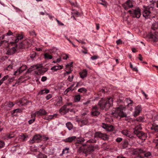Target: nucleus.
<instances>
[{
    "label": "nucleus",
    "instance_id": "1",
    "mask_svg": "<svg viewBox=\"0 0 158 158\" xmlns=\"http://www.w3.org/2000/svg\"><path fill=\"white\" fill-rule=\"evenodd\" d=\"M112 98H111L102 99L99 102L98 105L102 109L106 110L112 105Z\"/></svg>",
    "mask_w": 158,
    "mask_h": 158
},
{
    "label": "nucleus",
    "instance_id": "2",
    "mask_svg": "<svg viewBox=\"0 0 158 158\" xmlns=\"http://www.w3.org/2000/svg\"><path fill=\"white\" fill-rule=\"evenodd\" d=\"M144 10L143 13V15L146 19L150 18L151 14H154L155 10L154 5L151 4L146 7L144 6Z\"/></svg>",
    "mask_w": 158,
    "mask_h": 158
},
{
    "label": "nucleus",
    "instance_id": "3",
    "mask_svg": "<svg viewBox=\"0 0 158 158\" xmlns=\"http://www.w3.org/2000/svg\"><path fill=\"white\" fill-rule=\"evenodd\" d=\"M123 107L120 106L117 107L114 111V112L113 113V116L116 118L118 116L121 117H127V114L123 111Z\"/></svg>",
    "mask_w": 158,
    "mask_h": 158
},
{
    "label": "nucleus",
    "instance_id": "4",
    "mask_svg": "<svg viewBox=\"0 0 158 158\" xmlns=\"http://www.w3.org/2000/svg\"><path fill=\"white\" fill-rule=\"evenodd\" d=\"M72 107V103H67L59 110V112L61 114H65L68 112Z\"/></svg>",
    "mask_w": 158,
    "mask_h": 158
},
{
    "label": "nucleus",
    "instance_id": "5",
    "mask_svg": "<svg viewBox=\"0 0 158 158\" xmlns=\"http://www.w3.org/2000/svg\"><path fill=\"white\" fill-rule=\"evenodd\" d=\"M128 12L133 18H139L141 15L140 10L139 8L132 10H129Z\"/></svg>",
    "mask_w": 158,
    "mask_h": 158
},
{
    "label": "nucleus",
    "instance_id": "6",
    "mask_svg": "<svg viewBox=\"0 0 158 158\" xmlns=\"http://www.w3.org/2000/svg\"><path fill=\"white\" fill-rule=\"evenodd\" d=\"M94 138H99L103 140H107L109 139V136L105 134L101 133L100 131L96 132L95 133Z\"/></svg>",
    "mask_w": 158,
    "mask_h": 158
},
{
    "label": "nucleus",
    "instance_id": "7",
    "mask_svg": "<svg viewBox=\"0 0 158 158\" xmlns=\"http://www.w3.org/2000/svg\"><path fill=\"white\" fill-rule=\"evenodd\" d=\"M134 133L140 139L142 140H145L147 137L146 134L141 131L137 130H134Z\"/></svg>",
    "mask_w": 158,
    "mask_h": 158
},
{
    "label": "nucleus",
    "instance_id": "8",
    "mask_svg": "<svg viewBox=\"0 0 158 158\" xmlns=\"http://www.w3.org/2000/svg\"><path fill=\"white\" fill-rule=\"evenodd\" d=\"M134 154H143V155L146 157H148L150 156L151 155V153L150 152H145L144 151L142 150L141 149H137L135 150L134 151Z\"/></svg>",
    "mask_w": 158,
    "mask_h": 158
},
{
    "label": "nucleus",
    "instance_id": "9",
    "mask_svg": "<svg viewBox=\"0 0 158 158\" xmlns=\"http://www.w3.org/2000/svg\"><path fill=\"white\" fill-rule=\"evenodd\" d=\"M47 112L43 109H40L39 110L36 111L34 114H31L32 117H39L43 115H46Z\"/></svg>",
    "mask_w": 158,
    "mask_h": 158
},
{
    "label": "nucleus",
    "instance_id": "10",
    "mask_svg": "<svg viewBox=\"0 0 158 158\" xmlns=\"http://www.w3.org/2000/svg\"><path fill=\"white\" fill-rule=\"evenodd\" d=\"M42 140V136L40 134H36L33 136L31 140L30 141V144H33L35 142L38 143Z\"/></svg>",
    "mask_w": 158,
    "mask_h": 158
},
{
    "label": "nucleus",
    "instance_id": "11",
    "mask_svg": "<svg viewBox=\"0 0 158 158\" xmlns=\"http://www.w3.org/2000/svg\"><path fill=\"white\" fill-rule=\"evenodd\" d=\"M98 150V147L97 145L91 144L89 145L87 147L86 151L88 153L90 154L94 151Z\"/></svg>",
    "mask_w": 158,
    "mask_h": 158
},
{
    "label": "nucleus",
    "instance_id": "12",
    "mask_svg": "<svg viewBox=\"0 0 158 158\" xmlns=\"http://www.w3.org/2000/svg\"><path fill=\"white\" fill-rule=\"evenodd\" d=\"M123 7L125 10H127L133 6L132 1L131 0H128L122 5Z\"/></svg>",
    "mask_w": 158,
    "mask_h": 158
},
{
    "label": "nucleus",
    "instance_id": "13",
    "mask_svg": "<svg viewBox=\"0 0 158 158\" xmlns=\"http://www.w3.org/2000/svg\"><path fill=\"white\" fill-rule=\"evenodd\" d=\"M42 67V66L41 68L38 69V70L35 71H34L35 74L38 75L43 74L47 71V68Z\"/></svg>",
    "mask_w": 158,
    "mask_h": 158
},
{
    "label": "nucleus",
    "instance_id": "14",
    "mask_svg": "<svg viewBox=\"0 0 158 158\" xmlns=\"http://www.w3.org/2000/svg\"><path fill=\"white\" fill-rule=\"evenodd\" d=\"M148 37L149 39H151L153 41L156 42L158 40V33H155L154 34H153L150 33L148 34Z\"/></svg>",
    "mask_w": 158,
    "mask_h": 158
},
{
    "label": "nucleus",
    "instance_id": "15",
    "mask_svg": "<svg viewBox=\"0 0 158 158\" xmlns=\"http://www.w3.org/2000/svg\"><path fill=\"white\" fill-rule=\"evenodd\" d=\"M100 114V112L98 111V109L97 106H94L92 109L91 114L94 116H97Z\"/></svg>",
    "mask_w": 158,
    "mask_h": 158
},
{
    "label": "nucleus",
    "instance_id": "16",
    "mask_svg": "<svg viewBox=\"0 0 158 158\" xmlns=\"http://www.w3.org/2000/svg\"><path fill=\"white\" fill-rule=\"evenodd\" d=\"M141 110L142 108L141 105H139L136 106L135 108L134 116L135 117L138 116L140 113Z\"/></svg>",
    "mask_w": 158,
    "mask_h": 158
},
{
    "label": "nucleus",
    "instance_id": "17",
    "mask_svg": "<svg viewBox=\"0 0 158 158\" xmlns=\"http://www.w3.org/2000/svg\"><path fill=\"white\" fill-rule=\"evenodd\" d=\"M55 102H55V105L57 106H60L62 104V97H56Z\"/></svg>",
    "mask_w": 158,
    "mask_h": 158
},
{
    "label": "nucleus",
    "instance_id": "18",
    "mask_svg": "<svg viewBox=\"0 0 158 158\" xmlns=\"http://www.w3.org/2000/svg\"><path fill=\"white\" fill-rule=\"evenodd\" d=\"M76 137L75 136H70L65 139L63 140V141L65 142L71 143L74 141Z\"/></svg>",
    "mask_w": 158,
    "mask_h": 158
},
{
    "label": "nucleus",
    "instance_id": "19",
    "mask_svg": "<svg viewBox=\"0 0 158 158\" xmlns=\"http://www.w3.org/2000/svg\"><path fill=\"white\" fill-rule=\"evenodd\" d=\"M42 66L41 64H37L31 66L29 68L28 70L29 71H33L35 69H37L39 68H41Z\"/></svg>",
    "mask_w": 158,
    "mask_h": 158
},
{
    "label": "nucleus",
    "instance_id": "20",
    "mask_svg": "<svg viewBox=\"0 0 158 158\" xmlns=\"http://www.w3.org/2000/svg\"><path fill=\"white\" fill-rule=\"evenodd\" d=\"M42 66L41 64H37L31 66L29 68L28 70L29 71H33L35 69H37L39 68H41Z\"/></svg>",
    "mask_w": 158,
    "mask_h": 158
},
{
    "label": "nucleus",
    "instance_id": "21",
    "mask_svg": "<svg viewBox=\"0 0 158 158\" xmlns=\"http://www.w3.org/2000/svg\"><path fill=\"white\" fill-rule=\"evenodd\" d=\"M80 77L82 78H84L86 77L87 74V72L86 69H84L79 73Z\"/></svg>",
    "mask_w": 158,
    "mask_h": 158
},
{
    "label": "nucleus",
    "instance_id": "22",
    "mask_svg": "<svg viewBox=\"0 0 158 158\" xmlns=\"http://www.w3.org/2000/svg\"><path fill=\"white\" fill-rule=\"evenodd\" d=\"M14 105L13 102H9L5 106V108L6 110H9L10 108L12 107Z\"/></svg>",
    "mask_w": 158,
    "mask_h": 158
},
{
    "label": "nucleus",
    "instance_id": "23",
    "mask_svg": "<svg viewBox=\"0 0 158 158\" xmlns=\"http://www.w3.org/2000/svg\"><path fill=\"white\" fill-rule=\"evenodd\" d=\"M57 114H54L53 115H50L48 116H45L44 117V118L45 119L50 121L52 119L54 118V117H56Z\"/></svg>",
    "mask_w": 158,
    "mask_h": 158
},
{
    "label": "nucleus",
    "instance_id": "24",
    "mask_svg": "<svg viewBox=\"0 0 158 158\" xmlns=\"http://www.w3.org/2000/svg\"><path fill=\"white\" fill-rule=\"evenodd\" d=\"M63 66L61 65L55 66L52 67L51 69L53 70L54 71H56L57 70L63 69Z\"/></svg>",
    "mask_w": 158,
    "mask_h": 158
},
{
    "label": "nucleus",
    "instance_id": "25",
    "mask_svg": "<svg viewBox=\"0 0 158 158\" xmlns=\"http://www.w3.org/2000/svg\"><path fill=\"white\" fill-rule=\"evenodd\" d=\"M151 28L154 30L157 29L158 28V21L157 22H155L153 23Z\"/></svg>",
    "mask_w": 158,
    "mask_h": 158
},
{
    "label": "nucleus",
    "instance_id": "26",
    "mask_svg": "<svg viewBox=\"0 0 158 158\" xmlns=\"http://www.w3.org/2000/svg\"><path fill=\"white\" fill-rule=\"evenodd\" d=\"M15 136L14 132H10V133L7 134L6 135V137L8 139H11L14 138Z\"/></svg>",
    "mask_w": 158,
    "mask_h": 158
},
{
    "label": "nucleus",
    "instance_id": "27",
    "mask_svg": "<svg viewBox=\"0 0 158 158\" xmlns=\"http://www.w3.org/2000/svg\"><path fill=\"white\" fill-rule=\"evenodd\" d=\"M124 103L127 104L126 105L129 106L133 103V101L130 99L126 98L124 101Z\"/></svg>",
    "mask_w": 158,
    "mask_h": 158
},
{
    "label": "nucleus",
    "instance_id": "28",
    "mask_svg": "<svg viewBox=\"0 0 158 158\" xmlns=\"http://www.w3.org/2000/svg\"><path fill=\"white\" fill-rule=\"evenodd\" d=\"M152 130H154L156 131H158V125H155L154 124H152V127H151Z\"/></svg>",
    "mask_w": 158,
    "mask_h": 158
},
{
    "label": "nucleus",
    "instance_id": "29",
    "mask_svg": "<svg viewBox=\"0 0 158 158\" xmlns=\"http://www.w3.org/2000/svg\"><path fill=\"white\" fill-rule=\"evenodd\" d=\"M93 135V132L92 131H89L86 133L85 134V136L86 137L90 138H91Z\"/></svg>",
    "mask_w": 158,
    "mask_h": 158
},
{
    "label": "nucleus",
    "instance_id": "30",
    "mask_svg": "<svg viewBox=\"0 0 158 158\" xmlns=\"http://www.w3.org/2000/svg\"><path fill=\"white\" fill-rule=\"evenodd\" d=\"M44 58L46 59H51L52 58V55H50L48 53H45L44 54Z\"/></svg>",
    "mask_w": 158,
    "mask_h": 158
},
{
    "label": "nucleus",
    "instance_id": "31",
    "mask_svg": "<svg viewBox=\"0 0 158 158\" xmlns=\"http://www.w3.org/2000/svg\"><path fill=\"white\" fill-rule=\"evenodd\" d=\"M114 129L113 126L111 125H108L106 131H113Z\"/></svg>",
    "mask_w": 158,
    "mask_h": 158
},
{
    "label": "nucleus",
    "instance_id": "32",
    "mask_svg": "<svg viewBox=\"0 0 158 158\" xmlns=\"http://www.w3.org/2000/svg\"><path fill=\"white\" fill-rule=\"evenodd\" d=\"M24 100H25L24 99H22L20 100L18 102H17V103L18 104L19 106L25 105L26 104V102H24L23 101Z\"/></svg>",
    "mask_w": 158,
    "mask_h": 158
},
{
    "label": "nucleus",
    "instance_id": "33",
    "mask_svg": "<svg viewBox=\"0 0 158 158\" xmlns=\"http://www.w3.org/2000/svg\"><path fill=\"white\" fill-rule=\"evenodd\" d=\"M66 125L67 128L69 130H71L73 128V125L70 122L67 123Z\"/></svg>",
    "mask_w": 158,
    "mask_h": 158
},
{
    "label": "nucleus",
    "instance_id": "34",
    "mask_svg": "<svg viewBox=\"0 0 158 158\" xmlns=\"http://www.w3.org/2000/svg\"><path fill=\"white\" fill-rule=\"evenodd\" d=\"M49 92V90L47 89H44L42 90L40 92H39V94H47Z\"/></svg>",
    "mask_w": 158,
    "mask_h": 158
},
{
    "label": "nucleus",
    "instance_id": "35",
    "mask_svg": "<svg viewBox=\"0 0 158 158\" xmlns=\"http://www.w3.org/2000/svg\"><path fill=\"white\" fill-rule=\"evenodd\" d=\"M27 69V67L25 65L22 66L20 67L19 69L21 73L23 72V71L26 70Z\"/></svg>",
    "mask_w": 158,
    "mask_h": 158
},
{
    "label": "nucleus",
    "instance_id": "36",
    "mask_svg": "<svg viewBox=\"0 0 158 158\" xmlns=\"http://www.w3.org/2000/svg\"><path fill=\"white\" fill-rule=\"evenodd\" d=\"M87 143H94L96 142V140L95 139H91L87 141Z\"/></svg>",
    "mask_w": 158,
    "mask_h": 158
},
{
    "label": "nucleus",
    "instance_id": "37",
    "mask_svg": "<svg viewBox=\"0 0 158 158\" xmlns=\"http://www.w3.org/2000/svg\"><path fill=\"white\" fill-rule=\"evenodd\" d=\"M78 91L80 93H85L86 92L87 90L85 88H81L79 89L78 90Z\"/></svg>",
    "mask_w": 158,
    "mask_h": 158
},
{
    "label": "nucleus",
    "instance_id": "38",
    "mask_svg": "<svg viewBox=\"0 0 158 158\" xmlns=\"http://www.w3.org/2000/svg\"><path fill=\"white\" fill-rule=\"evenodd\" d=\"M81 97L80 95H77L75 96L74 100L76 102H79L80 100Z\"/></svg>",
    "mask_w": 158,
    "mask_h": 158
},
{
    "label": "nucleus",
    "instance_id": "39",
    "mask_svg": "<svg viewBox=\"0 0 158 158\" xmlns=\"http://www.w3.org/2000/svg\"><path fill=\"white\" fill-rule=\"evenodd\" d=\"M69 149V148H66L64 149H63L62 152V153L61 155H63L64 154L68 153Z\"/></svg>",
    "mask_w": 158,
    "mask_h": 158
},
{
    "label": "nucleus",
    "instance_id": "40",
    "mask_svg": "<svg viewBox=\"0 0 158 158\" xmlns=\"http://www.w3.org/2000/svg\"><path fill=\"white\" fill-rule=\"evenodd\" d=\"M144 118L143 117L140 116L136 118V120L138 121L142 122L143 121Z\"/></svg>",
    "mask_w": 158,
    "mask_h": 158
},
{
    "label": "nucleus",
    "instance_id": "41",
    "mask_svg": "<svg viewBox=\"0 0 158 158\" xmlns=\"http://www.w3.org/2000/svg\"><path fill=\"white\" fill-rule=\"evenodd\" d=\"M38 158H47V156L44 154L40 153L38 155Z\"/></svg>",
    "mask_w": 158,
    "mask_h": 158
},
{
    "label": "nucleus",
    "instance_id": "42",
    "mask_svg": "<svg viewBox=\"0 0 158 158\" xmlns=\"http://www.w3.org/2000/svg\"><path fill=\"white\" fill-rule=\"evenodd\" d=\"M10 54H11L14 53L16 51V49L15 48L13 47L10 50Z\"/></svg>",
    "mask_w": 158,
    "mask_h": 158
},
{
    "label": "nucleus",
    "instance_id": "43",
    "mask_svg": "<svg viewBox=\"0 0 158 158\" xmlns=\"http://www.w3.org/2000/svg\"><path fill=\"white\" fill-rule=\"evenodd\" d=\"M5 145L4 142L0 140V148H3Z\"/></svg>",
    "mask_w": 158,
    "mask_h": 158
},
{
    "label": "nucleus",
    "instance_id": "44",
    "mask_svg": "<svg viewBox=\"0 0 158 158\" xmlns=\"http://www.w3.org/2000/svg\"><path fill=\"white\" fill-rule=\"evenodd\" d=\"M73 77L74 76L73 75H72L71 76H69L68 80L69 81L71 82L72 81Z\"/></svg>",
    "mask_w": 158,
    "mask_h": 158
},
{
    "label": "nucleus",
    "instance_id": "45",
    "mask_svg": "<svg viewBox=\"0 0 158 158\" xmlns=\"http://www.w3.org/2000/svg\"><path fill=\"white\" fill-rule=\"evenodd\" d=\"M108 125L107 124L102 123V127L104 129H106V130L107 129Z\"/></svg>",
    "mask_w": 158,
    "mask_h": 158
},
{
    "label": "nucleus",
    "instance_id": "46",
    "mask_svg": "<svg viewBox=\"0 0 158 158\" xmlns=\"http://www.w3.org/2000/svg\"><path fill=\"white\" fill-rule=\"evenodd\" d=\"M9 78V76L7 75L5 76L1 80L3 82L6 80L7 79Z\"/></svg>",
    "mask_w": 158,
    "mask_h": 158
},
{
    "label": "nucleus",
    "instance_id": "47",
    "mask_svg": "<svg viewBox=\"0 0 158 158\" xmlns=\"http://www.w3.org/2000/svg\"><path fill=\"white\" fill-rule=\"evenodd\" d=\"M13 67V64H10L6 68V70H10V69H12Z\"/></svg>",
    "mask_w": 158,
    "mask_h": 158
},
{
    "label": "nucleus",
    "instance_id": "48",
    "mask_svg": "<svg viewBox=\"0 0 158 158\" xmlns=\"http://www.w3.org/2000/svg\"><path fill=\"white\" fill-rule=\"evenodd\" d=\"M128 144V143L127 140L124 141L123 144V147L124 148L127 147Z\"/></svg>",
    "mask_w": 158,
    "mask_h": 158
},
{
    "label": "nucleus",
    "instance_id": "49",
    "mask_svg": "<svg viewBox=\"0 0 158 158\" xmlns=\"http://www.w3.org/2000/svg\"><path fill=\"white\" fill-rule=\"evenodd\" d=\"M122 133L124 135L128 136V131L127 130H123L122 131Z\"/></svg>",
    "mask_w": 158,
    "mask_h": 158
},
{
    "label": "nucleus",
    "instance_id": "50",
    "mask_svg": "<svg viewBox=\"0 0 158 158\" xmlns=\"http://www.w3.org/2000/svg\"><path fill=\"white\" fill-rule=\"evenodd\" d=\"M61 57L64 60H66L68 58V55L66 54H63L62 55Z\"/></svg>",
    "mask_w": 158,
    "mask_h": 158
},
{
    "label": "nucleus",
    "instance_id": "51",
    "mask_svg": "<svg viewBox=\"0 0 158 158\" xmlns=\"http://www.w3.org/2000/svg\"><path fill=\"white\" fill-rule=\"evenodd\" d=\"M16 37L19 40H21L23 38V36L22 35L19 34L17 35Z\"/></svg>",
    "mask_w": 158,
    "mask_h": 158
},
{
    "label": "nucleus",
    "instance_id": "52",
    "mask_svg": "<svg viewBox=\"0 0 158 158\" xmlns=\"http://www.w3.org/2000/svg\"><path fill=\"white\" fill-rule=\"evenodd\" d=\"M88 122L87 120L86 119H85L83 120H82L81 121L82 123L84 125L86 124H87V123H88Z\"/></svg>",
    "mask_w": 158,
    "mask_h": 158
},
{
    "label": "nucleus",
    "instance_id": "53",
    "mask_svg": "<svg viewBox=\"0 0 158 158\" xmlns=\"http://www.w3.org/2000/svg\"><path fill=\"white\" fill-rule=\"evenodd\" d=\"M21 73L20 72L19 69H18L15 72L14 75H18Z\"/></svg>",
    "mask_w": 158,
    "mask_h": 158
},
{
    "label": "nucleus",
    "instance_id": "54",
    "mask_svg": "<svg viewBox=\"0 0 158 158\" xmlns=\"http://www.w3.org/2000/svg\"><path fill=\"white\" fill-rule=\"evenodd\" d=\"M12 34H13V33L10 30H9L8 31V32L6 34H4V35H5V36H6L7 35H9V36L11 35H12Z\"/></svg>",
    "mask_w": 158,
    "mask_h": 158
},
{
    "label": "nucleus",
    "instance_id": "55",
    "mask_svg": "<svg viewBox=\"0 0 158 158\" xmlns=\"http://www.w3.org/2000/svg\"><path fill=\"white\" fill-rule=\"evenodd\" d=\"M34 118L32 119H31L28 121V123L29 124H31L33 123L35 120V117H34Z\"/></svg>",
    "mask_w": 158,
    "mask_h": 158
},
{
    "label": "nucleus",
    "instance_id": "56",
    "mask_svg": "<svg viewBox=\"0 0 158 158\" xmlns=\"http://www.w3.org/2000/svg\"><path fill=\"white\" fill-rule=\"evenodd\" d=\"M72 90L73 89H72L71 87H69V88H68L66 89L65 92H66V93H67L70 91H72Z\"/></svg>",
    "mask_w": 158,
    "mask_h": 158
},
{
    "label": "nucleus",
    "instance_id": "57",
    "mask_svg": "<svg viewBox=\"0 0 158 158\" xmlns=\"http://www.w3.org/2000/svg\"><path fill=\"white\" fill-rule=\"evenodd\" d=\"M153 142L156 143H158V136L156 137L153 139Z\"/></svg>",
    "mask_w": 158,
    "mask_h": 158
},
{
    "label": "nucleus",
    "instance_id": "58",
    "mask_svg": "<svg viewBox=\"0 0 158 158\" xmlns=\"http://www.w3.org/2000/svg\"><path fill=\"white\" fill-rule=\"evenodd\" d=\"M142 129V127L140 125H138L135 127V130H141Z\"/></svg>",
    "mask_w": 158,
    "mask_h": 158
},
{
    "label": "nucleus",
    "instance_id": "59",
    "mask_svg": "<svg viewBox=\"0 0 158 158\" xmlns=\"http://www.w3.org/2000/svg\"><path fill=\"white\" fill-rule=\"evenodd\" d=\"M52 97V95L51 94H49L46 96V98L47 100H49Z\"/></svg>",
    "mask_w": 158,
    "mask_h": 158
},
{
    "label": "nucleus",
    "instance_id": "60",
    "mask_svg": "<svg viewBox=\"0 0 158 158\" xmlns=\"http://www.w3.org/2000/svg\"><path fill=\"white\" fill-rule=\"evenodd\" d=\"M72 64H73V62H72L71 63H70V64H68L66 65V69H68V68L69 67H71V66H72V67H73V66H72Z\"/></svg>",
    "mask_w": 158,
    "mask_h": 158
},
{
    "label": "nucleus",
    "instance_id": "61",
    "mask_svg": "<svg viewBox=\"0 0 158 158\" xmlns=\"http://www.w3.org/2000/svg\"><path fill=\"white\" fill-rule=\"evenodd\" d=\"M21 138L23 139V140L25 141L26 140V139L27 137V136H26L24 135H21Z\"/></svg>",
    "mask_w": 158,
    "mask_h": 158
},
{
    "label": "nucleus",
    "instance_id": "62",
    "mask_svg": "<svg viewBox=\"0 0 158 158\" xmlns=\"http://www.w3.org/2000/svg\"><path fill=\"white\" fill-rule=\"evenodd\" d=\"M85 139L84 138H80L78 140V141L79 142V143H81L82 142H83L85 141Z\"/></svg>",
    "mask_w": 158,
    "mask_h": 158
},
{
    "label": "nucleus",
    "instance_id": "63",
    "mask_svg": "<svg viewBox=\"0 0 158 158\" xmlns=\"http://www.w3.org/2000/svg\"><path fill=\"white\" fill-rule=\"evenodd\" d=\"M116 140L118 142H120L122 140V139L121 138L118 137L116 139Z\"/></svg>",
    "mask_w": 158,
    "mask_h": 158
},
{
    "label": "nucleus",
    "instance_id": "64",
    "mask_svg": "<svg viewBox=\"0 0 158 158\" xmlns=\"http://www.w3.org/2000/svg\"><path fill=\"white\" fill-rule=\"evenodd\" d=\"M116 43L118 45L120 44H122V41L121 40L119 39L116 41Z\"/></svg>",
    "mask_w": 158,
    "mask_h": 158
}]
</instances>
